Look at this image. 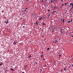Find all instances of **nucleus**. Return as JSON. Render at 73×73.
Returning <instances> with one entry per match:
<instances>
[{
	"mask_svg": "<svg viewBox=\"0 0 73 73\" xmlns=\"http://www.w3.org/2000/svg\"><path fill=\"white\" fill-rule=\"evenodd\" d=\"M33 17H34V18H35V19H36V18L37 17V16L35 15V14H33Z\"/></svg>",
	"mask_w": 73,
	"mask_h": 73,
	"instance_id": "obj_1",
	"label": "nucleus"
},
{
	"mask_svg": "<svg viewBox=\"0 0 73 73\" xmlns=\"http://www.w3.org/2000/svg\"><path fill=\"white\" fill-rule=\"evenodd\" d=\"M52 29L54 30V31H56V26L53 27Z\"/></svg>",
	"mask_w": 73,
	"mask_h": 73,
	"instance_id": "obj_2",
	"label": "nucleus"
},
{
	"mask_svg": "<svg viewBox=\"0 0 73 73\" xmlns=\"http://www.w3.org/2000/svg\"><path fill=\"white\" fill-rule=\"evenodd\" d=\"M21 13L22 15H23L24 14V12L23 11H22L21 12Z\"/></svg>",
	"mask_w": 73,
	"mask_h": 73,
	"instance_id": "obj_3",
	"label": "nucleus"
},
{
	"mask_svg": "<svg viewBox=\"0 0 73 73\" xmlns=\"http://www.w3.org/2000/svg\"><path fill=\"white\" fill-rule=\"evenodd\" d=\"M51 14H49L48 15V19H49V17H50V15H51Z\"/></svg>",
	"mask_w": 73,
	"mask_h": 73,
	"instance_id": "obj_4",
	"label": "nucleus"
},
{
	"mask_svg": "<svg viewBox=\"0 0 73 73\" xmlns=\"http://www.w3.org/2000/svg\"><path fill=\"white\" fill-rule=\"evenodd\" d=\"M14 45H15L16 44V43H17V42H15V41L14 42Z\"/></svg>",
	"mask_w": 73,
	"mask_h": 73,
	"instance_id": "obj_5",
	"label": "nucleus"
},
{
	"mask_svg": "<svg viewBox=\"0 0 73 73\" xmlns=\"http://www.w3.org/2000/svg\"><path fill=\"white\" fill-rule=\"evenodd\" d=\"M54 43H56L57 42V40H54V41L53 42Z\"/></svg>",
	"mask_w": 73,
	"mask_h": 73,
	"instance_id": "obj_6",
	"label": "nucleus"
},
{
	"mask_svg": "<svg viewBox=\"0 0 73 73\" xmlns=\"http://www.w3.org/2000/svg\"><path fill=\"white\" fill-rule=\"evenodd\" d=\"M5 23H6V24H7L8 23V20H7V22L5 21Z\"/></svg>",
	"mask_w": 73,
	"mask_h": 73,
	"instance_id": "obj_7",
	"label": "nucleus"
},
{
	"mask_svg": "<svg viewBox=\"0 0 73 73\" xmlns=\"http://www.w3.org/2000/svg\"><path fill=\"white\" fill-rule=\"evenodd\" d=\"M54 3H56L57 2V0H53Z\"/></svg>",
	"mask_w": 73,
	"mask_h": 73,
	"instance_id": "obj_8",
	"label": "nucleus"
},
{
	"mask_svg": "<svg viewBox=\"0 0 73 73\" xmlns=\"http://www.w3.org/2000/svg\"><path fill=\"white\" fill-rule=\"evenodd\" d=\"M54 9H57V7L56 6H55L54 7Z\"/></svg>",
	"mask_w": 73,
	"mask_h": 73,
	"instance_id": "obj_9",
	"label": "nucleus"
},
{
	"mask_svg": "<svg viewBox=\"0 0 73 73\" xmlns=\"http://www.w3.org/2000/svg\"><path fill=\"white\" fill-rule=\"evenodd\" d=\"M64 70H65V72H66V67L64 68Z\"/></svg>",
	"mask_w": 73,
	"mask_h": 73,
	"instance_id": "obj_10",
	"label": "nucleus"
},
{
	"mask_svg": "<svg viewBox=\"0 0 73 73\" xmlns=\"http://www.w3.org/2000/svg\"><path fill=\"white\" fill-rule=\"evenodd\" d=\"M10 70H13V71H14L15 70L14 69H13L12 68H11L10 69Z\"/></svg>",
	"mask_w": 73,
	"mask_h": 73,
	"instance_id": "obj_11",
	"label": "nucleus"
},
{
	"mask_svg": "<svg viewBox=\"0 0 73 73\" xmlns=\"http://www.w3.org/2000/svg\"><path fill=\"white\" fill-rule=\"evenodd\" d=\"M3 63H2V62H1V63H0V65H3Z\"/></svg>",
	"mask_w": 73,
	"mask_h": 73,
	"instance_id": "obj_12",
	"label": "nucleus"
},
{
	"mask_svg": "<svg viewBox=\"0 0 73 73\" xmlns=\"http://www.w3.org/2000/svg\"><path fill=\"white\" fill-rule=\"evenodd\" d=\"M57 9H58V10H59L60 9V7H58H58L57 8Z\"/></svg>",
	"mask_w": 73,
	"mask_h": 73,
	"instance_id": "obj_13",
	"label": "nucleus"
},
{
	"mask_svg": "<svg viewBox=\"0 0 73 73\" xmlns=\"http://www.w3.org/2000/svg\"><path fill=\"white\" fill-rule=\"evenodd\" d=\"M32 57V56L31 55H30L29 56V58H30V57Z\"/></svg>",
	"mask_w": 73,
	"mask_h": 73,
	"instance_id": "obj_14",
	"label": "nucleus"
},
{
	"mask_svg": "<svg viewBox=\"0 0 73 73\" xmlns=\"http://www.w3.org/2000/svg\"><path fill=\"white\" fill-rule=\"evenodd\" d=\"M56 12V11H54L53 12H52V13L53 14H54V13H54V12Z\"/></svg>",
	"mask_w": 73,
	"mask_h": 73,
	"instance_id": "obj_15",
	"label": "nucleus"
},
{
	"mask_svg": "<svg viewBox=\"0 0 73 73\" xmlns=\"http://www.w3.org/2000/svg\"><path fill=\"white\" fill-rule=\"evenodd\" d=\"M43 25H45V23H43Z\"/></svg>",
	"mask_w": 73,
	"mask_h": 73,
	"instance_id": "obj_16",
	"label": "nucleus"
},
{
	"mask_svg": "<svg viewBox=\"0 0 73 73\" xmlns=\"http://www.w3.org/2000/svg\"><path fill=\"white\" fill-rule=\"evenodd\" d=\"M70 23V21H68V23Z\"/></svg>",
	"mask_w": 73,
	"mask_h": 73,
	"instance_id": "obj_17",
	"label": "nucleus"
},
{
	"mask_svg": "<svg viewBox=\"0 0 73 73\" xmlns=\"http://www.w3.org/2000/svg\"><path fill=\"white\" fill-rule=\"evenodd\" d=\"M62 29H61L60 30V32H62Z\"/></svg>",
	"mask_w": 73,
	"mask_h": 73,
	"instance_id": "obj_18",
	"label": "nucleus"
},
{
	"mask_svg": "<svg viewBox=\"0 0 73 73\" xmlns=\"http://www.w3.org/2000/svg\"><path fill=\"white\" fill-rule=\"evenodd\" d=\"M36 25H37V24H38V23L37 22H36Z\"/></svg>",
	"mask_w": 73,
	"mask_h": 73,
	"instance_id": "obj_19",
	"label": "nucleus"
},
{
	"mask_svg": "<svg viewBox=\"0 0 73 73\" xmlns=\"http://www.w3.org/2000/svg\"><path fill=\"white\" fill-rule=\"evenodd\" d=\"M41 19H42V17H41L40 18V19H39V20H41Z\"/></svg>",
	"mask_w": 73,
	"mask_h": 73,
	"instance_id": "obj_20",
	"label": "nucleus"
},
{
	"mask_svg": "<svg viewBox=\"0 0 73 73\" xmlns=\"http://www.w3.org/2000/svg\"><path fill=\"white\" fill-rule=\"evenodd\" d=\"M73 4V3H70V5H72V4Z\"/></svg>",
	"mask_w": 73,
	"mask_h": 73,
	"instance_id": "obj_21",
	"label": "nucleus"
},
{
	"mask_svg": "<svg viewBox=\"0 0 73 73\" xmlns=\"http://www.w3.org/2000/svg\"><path fill=\"white\" fill-rule=\"evenodd\" d=\"M49 49H50V48H48L47 49V50H49Z\"/></svg>",
	"mask_w": 73,
	"mask_h": 73,
	"instance_id": "obj_22",
	"label": "nucleus"
},
{
	"mask_svg": "<svg viewBox=\"0 0 73 73\" xmlns=\"http://www.w3.org/2000/svg\"><path fill=\"white\" fill-rule=\"evenodd\" d=\"M62 21H63V23H64V19H62Z\"/></svg>",
	"mask_w": 73,
	"mask_h": 73,
	"instance_id": "obj_23",
	"label": "nucleus"
},
{
	"mask_svg": "<svg viewBox=\"0 0 73 73\" xmlns=\"http://www.w3.org/2000/svg\"><path fill=\"white\" fill-rule=\"evenodd\" d=\"M66 4H67L66 3H64L65 6H66Z\"/></svg>",
	"mask_w": 73,
	"mask_h": 73,
	"instance_id": "obj_24",
	"label": "nucleus"
},
{
	"mask_svg": "<svg viewBox=\"0 0 73 73\" xmlns=\"http://www.w3.org/2000/svg\"><path fill=\"white\" fill-rule=\"evenodd\" d=\"M53 1H52V0H51V3H53Z\"/></svg>",
	"mask_w": 73,
	"mask_h": 73,
	"instance_id": "obj_25",
	"label": "nucleus"
},
{
	"mask_svg": "<svg viewBox=\"0 0 73 73\" xmlns=\"http://www.w3.org/2000/svg\"><path fill=\"white\" fill-rule=\"evenodd\" d=\"M54 30H52V32L53 33L54 32Z\"/></svg>",
	"mask_w": 73,
	"mask_h": 73,
	"instance_id": "obj_26",
	"label": "nucleus"
},
{
	"mask_svg": "<svg viewBox=\"0 0 73 73\" xmlns=\"http://www.w3.org/2000/svg\"><path fill=\"white\" fill-rule=\"evenodd\" d=\"M64 4H62V6H64Z\"/></svg>",
	"mask_w": 73,
	"mask_h": 73,
	"instance_id": "obj_27",
	"label": "nucleus"
},
{
	"mask_svg": "<svg viewBox=\"0 0 73 73\" xmlns=\"http://www.w3.org/2000/svg\"><path fill=\"white\" fill-rule=\"evenodd\" d=\"M48 12H50V10H48Z\"/></svg>",
	"mask_w": 73,
	"mask_h": 73,
	"instance_id": "obj_28",
	"label": "nucleus"
},
{
	"mask_svg": "<svg viewBox=\"0 0 73 73\" xmlns=\"http://www.w3.org/2000/svg\"><path fill=\"white\" fill-rule=\"evenodd\" d=\"M42 9H44V7H42Z\"/></svg>",
	"mask_w": 73,
	"mask_h": 73,
	"instance_id": "obj_29",
	"label": "nucleus"
},
{
	"mask_svg": "<svg viewBox=\"0 0 73 73\" xmlns=\"http://www.w3.org/2000/svg\"><path fill=\"white\" fill-rule=\"evenodd\" d=\"M61 56V55H60V54H59V57H60Z\"/></svg>",
	"mask_w": 73,
	"mask_h": 73,
	"instance_id": "obj_30",
	"label": "nucleus"
},
{
	"mask_svg": "<svg viewBox=\"0 0 73 73\" xmlns=\"http://www.w3.org/2000/svg\"><path fill=\"white\" fill-rule=\"evenodd\" d=\"M26 11H27V10L26 9L24 11L25 12H26Z\"/></svg>",
	"mask_w": 73,
	"mask_h": 73,
	"instance_id": "obj_31",
	"label": "nucleus"
},
{
	"mask_svg": "<svg viewBox=\"0 0 73 73\" xmlns=\"http://www.w3.org/2000/svg\"><path fill=\"white\" fill-rule=\"evenodd\" d=\"M38 64V62H36V64Z\"/></svg>",
	"mask_w": 73,
	"mask_h": 73,
	"instance_id": "obj_32",
	"label": "nucleus"
},
{
	"mask_svg": "<svg viewBox=\"0 0 73 73\" xmlns=\"http://www.w3.org/2000/svg\"><path fill=\"white\" fill-rule=\"evenodd\" d=\"M72 8H71L70 9V11H71V10H72Z\"/></svg>",
	"mask_w": 73,
	"mask_h": 73,
	"instance_id": "obj_33",
	"label": "nucleus"
},
{
	"mask_svg": "<svg viewBox=\"0 0 73 73\" xmlns=\"http://www.w3.org/2000/svg\"><path fill=\"white\" fill-rule=\"evenodd\" d=\"M41 2H43V0H42L41 1Z\"/></svg>",
	"mask_w": 73,
	"mask_h": 73,
	"instance_id": "obj_34",
	"label": "nucleus"
},
{
	"mask_svg": "<svg viewBox=\"0 0 73 73\" xmlns=\"http://www.w3.org/2000/svg\"><path fill=\"white\" fill-rule=\"evenodd\" d=\"M72 7H73V4L72 3Z\"/></svg>",
	"mask_w": 73,
	"mask_h": 73,
	"instance_id": "obj_35",
	"label": "nucleus"
},
{
	"mask_svg": "<svg viewBox=\"0 0 73 73\" xmlns=\"http://www.w3.org/2000/svg\"><path fill=\"white\" fill-rule=\"evenodd\" d=\"M25 9L27 10V9H28V8H25Z\"/></svg>",
	"mask_w": 73,
	"mask_h": 73,
	"instance_id": "obj_36",
	"label": "nucleus"
},
{
	"mask_svg": "<svg viewBox=\"0 0 73 73\" xmlns=\"http://www.w3.org/2000/svg\"><path fill=\"white\" fill-rule=\"evenodd\" d=\"M60 72H62V70H60Z\"/></svg>",
	"mask_w": 73,
	"mask_h": 73,
	"instance_id": "obj_37",
	"label": "nucleus"
},
{
	"mask_svg": "<svg viewBox=\"0 0 73 73\" xmlns=\"http://www.w3.org/2000/svg\"><path fill=\"white\" fill-rule=\"evenodd\" d=\"M72 66H73V64H72Z\"/></svg>",
	"mask_w": 73,
	"mask_h": 73,
	"instance_id": "obj_38",
	"label": "nucleus"
},
{
	"mask_svg": "<svg viewBox=\"0 0 73 73\" xmlns=\"http://www.w3.org/2000/svg\"><path fill=\"white\" fill-rule=\"evenodd\" d=\"M41 57H42V55H41Z\"/></svg>",
	"mask_w": 73,
	"mask_h": 73,
	"instance_id": "obj_39",
	"label": "nucleus"
},
{
	"mask_svg": "<svg viewBox=\"0 0 73 73\" xmlns=\"http://www.w3.org/2000/svg\"><path fill=\"white\" fill-rule=\"evenodd\" d=\"M6 71V72H7V71H8V70H7Z\"/></svg>",
	"mask_w": 73,
	"mask_h": 73,
	"instance_id": "obj_40",
	"label": "nucleus"
},
{
	"mask_svg": "<svg viewBox=\"0 0 73 73\" xmlns=\"http://www.w3.org/2000/svg\"><path fill=\"white\" fill-rule=\"evenodd\" d=\"M43 19H45V17H43Z\"/></svg>",
	"mask_w": 73,
	"mask_h": 73,
	"instance_id": "obj_41",
	"label": "nucleus"
},
{
	"mask_svg": "<svg viewBox=\"0 0 73 73\" xmlns=\"http://www.w3.org/2000/svg\"><path fill=\"white\" fill-rule=\"evenodd\" d=\"M69 7H71V6L70 5V6H69Z\"/></svg>",
	"mask_w": 73,
	"mask_h": 73,
	"instance_id": "obj_42",
	"label": "nucleus"
},
{
	"mask_svg": "<svg viewBox=\"0 0 73 73\" xmlns=\"http://www.w3.org/2000/svg\"><path fill=\"white\" fill-rule=\"evenodd\" d=\"M69 68H70V66H69V67H68V69H69Z\"/></svg>",
	"mask_w": 73,
	"mask_h": 73,
	"instance_id": "obj_43",
	"label": "nucleus"
},
{
	"mask_svg": "<svg viewBox=\"0 0 73 73\" xmlns=\"http://www.w3.org/2000/svg\"><path fill=\"white\" fill-rule=\"evenodd\" d=\"M60 39H61V38H60L59 39V40H60Z\"/></svg>",
	"mask_w": 73,
	"mask_h": 73,
	"instance_id": "obj_44",
	"label": "nucleus"
},
{
	"mask_svg": "<svg viewBox=\"0 0 73 73\" xmlns=\"http://www.w3.org/2000/svg\"><path fill=\"white\" fill-rule=\"evenodd\" d=\"M73 8V6H72V8Z\"/></svg>",
	"mask_w": 73,
	"mask_h": 73,
	"instance_id": "obj_45",
	"label": "nucleus"
},
{
	"mask_svg": "<svg viewBox=\"0 0 73 73\" xmlns=\"http://www.w3.org/2000/svg\"><path fill=\"white\" fill-rule=\"evenodd\" d=\"M52 8H53V7H54V6H52Z\"/></svg>",
	"mask_w": 73,
	"mask_h": 73,
	"instance_id": "obj_46",
	"label": "nucleus"
},
{
	"mask_svg": "<svg viewBox=\"0 0 73 73\" xmlns=\"http://www.w3.org/2000/svg\"><path fill=\"white\" fill-rule=\"evenodd\" d=\"M72 20H71V21H70V22H72Z\"/></svg>",
	"mask_w": 73,
	"mask_h": 73,
	"instance_id": "obj_47",
	"label": "nucleus"
},
{
	"mask_svg": "<svg viewBox=\"0 0 73 73\" xmlns=\"http://www.w3.org/2000/svg\"><path fill=\"white\" fill-rule=\"evenodd\" d=\"M46 66V64H45V65H44V66Z\"/></svg>",
	"mask_w": 73,
	"mask_h": 73,
	"instance_id": "obj_48",
	"label": "nucleus"
},
{
	"mask_svg": "<svg viewBox=\"0 0 73 73\" xmlns=\"http://www.w3.org/2000/svg\"><path fill=\"white\" fill-rule=\"evenodd\" d=\"M40 60V59H38V60Z\"/></svg>",
	"mask_w": 73,
	"mask_h": 73,
	"instance_id": "obj_49",
	"label": "nucleus"
},
{
	"mask_svg": "<svg viewBox=\"0 0 73 73\" xmlns=\"http://www.w3.org/2000/svg\"><path fill=\"white\" fill-rule=\"evenodd\" d=\"M43 60H45V59L44 58H43Z\"/></svg>",
	"mask_w": 73,
	"mask_h": 73,
	"instance_id": "obj_50",
	"label": "nucleus"
},
{
	"mask_svg": "<svg viewBox=\"0 0 73 73\" xmlns=\"http://www.w3.org/2000/svg\"><path fill=\"white\" fill-rule=\"evenodd\" d=\"M55 62H54V64H55Z\"/></svg>",
	"mask_w": 73,
	"mask_h": 73,
	"instance_id": "obj_51",
	"label": "nucleus"
},
{
	"mask_svg": "<svg viewBox=\"0 0 73 73\" xmlns=\"http://www.w3.org/2000/svg\"><path fill=\"white\" fill-rule=\"evenodd\" d=\"M68 3H67V4H68Z\"/></svg>",
	"mask_w": 73,
	"mask_h": 73,
	"instance_id": "obj_52",
	"label": "nucleus"
},
{
	"mask_svg": "<svg viewBox=\"0 0 73 73\" xmlns=\"http://www.w3.org/2000/svg\"><path fill=\"white\" fill-rule=\"evenodd\" d=\"M61 1H63V0H61Z\"/></svg>",
	"mask_w": 73,
	"mask_h": 73,
	"instance_id": "obj_53",
	"label": "nucleus"
},
{
	"mask_svg": "<svg viewBox=\"0 0 73 73\" xmlns=\"http://www.w3.org/2000/svg\"><path fill=\"white\" fill-rule=\"evenodd\" d=\"M60 7V8H62V7L61 6V7Z\"/></svg>",
	"mask_w": 73,
	"mask_h": 73,
	"instance_id": "obj_54",
	"label": "nucleus"
},
{
	"mask_svg": "<svg viewBox=\"0 0 73 73\" xmlns=\"http://www.w3.org/2000/svg\"><path fill=\"white\" fill-rule=\"evenodd\" d=\"M25 27V26H23V27Z\"/></svg>",
	"mask_w": 73,
	"mask_h": 73,
	"instance_id": "obj_55",
	"label": "nucleus"
},
{
	"mask_svg": "<svg viewBox=\"0 0 73 73\" xmlns=\"http://www.w3.org/2000/svg\"><path fill=\"white\" fill-rule=\"evenodd\" d=\"M58 41H57V43H58Z\"/></svg>",
	"mask_w": 73,
	"mask_h": 73,
	"instance_id": "obj_56",
	"label": "nucleus"
},
{
	"mask_svg": "<svg viewBox=\"0 0 73 73\" xmlns=\"http://www.w3.org/2000/svg\"><path fill=\"white\" fill-rule=\"evenodd\" d=\"M44 37V36H42V37Z\"/></svg>",
	"mask_w": 73,
	"mask_h": 73,
	"instance_id": "obj_57",
	"label": "nucleus"
},
{
	"mask_svg": "<svg viewBox=\"0 0 73 73\" xmlns=\"http://www.w3.org/2000/svg\"><path fill=\"white\" fill-rule=\"evenodd\" d=\"M40 29H41V28H40Z\"/></svg>",
	"mask_w": 73,
	"mask_h": 73,
	"instance_id": "obj_58",
	"label": "nucleus"
},
{
	"mask_svg": "<svg viewBox=\"0 0 73 73\" xmlns=\"http://www.w3.org/2000/svg\"><path fill=\"white\" fill-rule=\"evenodd\" d=\"M62 19H61V21H62Z\"/></svg>",
	"mask_w": 73,
	"mask_h": 73,
	"instance_id": "obj_59",
	"label": "nucleus"
},
{
	"mask_svg": "<svg viewBox=\"0 0 73 73\" xmlns=\"http://www.w3.org/2000/svg\"><path fill=\"white\" fill-rule=\"evenodd\" d=\"M71 13H73V12H72Z\"/></svg>",
	"mask_w": 73,
	"mask_h": 73,
	"instance_id": "obj_60",
	"label": "nucleus"
},
{
	"mask_svg": "<svg viewBox=\"0 0 73 73\" xmlns=\"http://www.w3.org/2000/svg\"><path fill=\"white\" fill-rule=\"evenodd\" d=\"M72 37H73V35L72 36Z\"/></svg>",
	"mask_w": 73,
	"mask_h": 73,
	"instance_id": "obj_61",
	"label": "nucleus"
},
{
	"mask_svg": "<svg viewBox=\"0 0 73 73\" xmlns=\"http://www.w3.org/2000/svg\"><path fill=\"white\" fill-rule=\"evenodd\" d=\"M1 58V57L0 56V58Z\"/></svg>",
	"mask_w": 73,
	"mask_h": 73,
	"instance_id": "obj_62",
	"label": "nucleus"
},
{
	"mask_svg": "<svg viewBox=\"0 0 73 73\" xmlns=\"http://www.w3.org/2000/svg\"><path fill=\"white\" fill-rule=\"evenodd\" d=\"M34 24H35V23H34Z\"/></svg>",
	"mask_w": 73,
	"mask_h": 73,
	"instance_id": "obj_63",
	"label": "nucleus"
},
{
	"mask_svg": "<svg viewBox=\"0 0 73 73\" xmlns=\"http://www.w3.org/2000/svg\"><path fill=\"white\" fill-rule=\"evenodd\" d=\"M55 66H56V65H55Z\"/></svg>",
	"mask_w": 73,
	"mask_h": 73,
	"instance_id": "obj_64",
	"label": "nucleus"
}]
</instances>
